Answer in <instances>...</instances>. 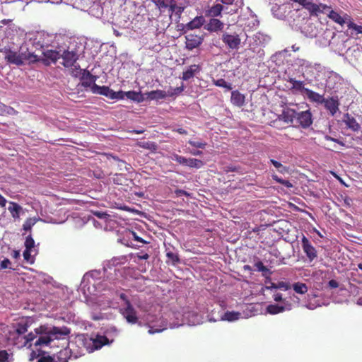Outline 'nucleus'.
Here are the masks:
<instances>
[{"label": "nucleus", "instance_id": "nucleus-1", "mask_svg": "<svg viewBox=\"0 0 362 362\" xmlns=\"http://www.w3.org/2000/svg\"><path fill=\"white\" fill-rule=\"evenodd\" d=\"M37 331L40 336L35 341L34 344L37 346H49L54 340L65 339L70 334V329L66 327H53L48 329L47 327L41 326Z\"/></svg>", "mask_w": 362, "mask_h": 362}, {"label": "nucleus", "instance_id": "nucleus-2", "mask_svg": "<svg viewBox=\"0 0 362 362\" xmlns=\"http://www.w3.org/2000/svg\"><path fill=\"white\" fill-rule=\"evenodd\" d=\"M62 59V65L66 68H72L71 74L74 77H78L81 75L82 69L80 66L76 64V61L78 59V54L76 51L71 50H64L61 54Z\"/></svg>", "mask_w": 362, "mask_h": 362}, {"label": "nucleus", "instance_id": "nucleus-3", "mask_svg": "<svg viewBox=\"0 0 362 362\" xmlns=\"http://www.w3.org/2000/svg\"><path fill=\"white\" fill-rule=\"evenodd\" d=\"M5 59L11 64L16 65H21L23 64L25 60H28L30 58L29 55L21 53L18 54L16 52L12 51L10 49H6L4 51Z\"/></svg>", "mask_w": 362, "mask_h": 362}, {"label": "nucleus", "instance_id": "nucleus-4", "mask_svg": "<svg viewBox=\"0 0 362 362\" xmlns=\"http://www.w3.org/2000/svg\"><path fill=\"white\" fill-rule=\"evenodd\" d=\"M221 40L223 42L231 49H238L241 42V40L239 37V35L234 33L233 34H229L228 33H224L222 35Z\"/></svg>", "mask_w": 362, "mask_h": 362}, {"label": "nucleus", "instance_id": "nucleus-5", "mask_svg": "<svg viewBox=\"0 0 362 362\" xmlns=\"http://www.w3.org/2000/svg\"><path fill=\"white\" fill-rule=\"evenodd\" d=\"M301 243L303 252L305 253L309 262H312L317 257L316 249L305 235H303Z\"/></svg>", "mask_w": 362, "mask_h": 362}, {"label": "nucleus", "instance_id": "nucleus-6", "mask_svg": "<svg viewBox=\"0 0 362 362\" xmlns=\"http://www.w3.org/2000/svg\"><path fill=\"white\" fill-rule=\"evenodd\" d=\"M322 104L332 116H334L339 110L340 103L337 96L325 98Z\"/></svg>", "mask_w": 362, "mask_h": 362}, {"label": "nucleus", "instance_id": "nucleus-7", "mask_svg": "<svg viewBox=\"0 0 362 362\" xmlns=\"http://www.w3.org/2000/svg\"><path fill=\"white\" fill-rule=\"evenodd\" d=\"M121 314L129 323L136 324L138 322L136 311L132 304L128 303V305L121 309Z\"/></svg>", "mask_w": 362, "mask_h": 362}, {"label": "nucleus", "instance_id": "nucleus-8", "mask_svg": "<svg viewBox=\"0 0 362 362\" xmlns=\"http://www.w3.org/2000/svg\"><path fill=\"white\" fill-rule=\"evenodd\" d=\"M305 8L310 12V16H317L319 13H325V11L327 9H329L330 7L323 4H316L308 1Z\"/></svg>", "mask_w": 362, "mask_h": 362}, {"label": "nucleus", "instance_id": "nucleus-9", "mask_svg": "<svg viewBox=\"0 0 362 362\" xmlns=\"http://www.w3.org/2000/svg\"><path fill=\"white\" fill-rule=\"evenodd\" d=\"M296 118L303 128H308L313 124L312 114L310 110L297 113Z\"/></svg>", "mask_w": 362, "mask_h": 362}, {"label": "nucleus", "instance_id": "nucleus-10", "mask_svg": "<svg viewBox=\"0 0 362 362\" xmlns=\"http://www.w3.org/2000/svg\"><path fill=\"white\" fill-rule=\"evenodd\" d=\"M97 76L91 74L89 71L84 73L81 78V85L85 88H90L91 92L93 93V86L97 85L95 81Z\"/></svg>", "mask_w": 362, "mask_h": 362}, {"label": "nucleus", "instance_id": "nucleus-11", "mask_svg": "<svg viewBox=\"0 0 362 362\" xmlns=\"http://www.w3.org/2000/svg\"><path fill=\"white\" fill-rule=\"evenodd\" d=\"M186 48L192 50L198 47L203 41V39L199 35H187L186 37Z\"/></svg>", "mask_w": 362, "mask_h": 362}, {"label": "nucleus", "instance_id": "nucleus-12", "mask_svg": "<svg viewBox=\"0 0 362 362\" xmlns=\"http://www.w3.org/2000/svg\"><path fill=\"white\" fill-rule=\"evenodd\" d=\"M328 17L332 20L334 22L343 25L344 23H347V22L351 20L350 16L344 13L343 16H341L339 13L334 10H331L328 14Z\"/></svg>", "mask_w": 362, "mask_h": 362}, {"label": "nucleus", "instance_id": "nucleus-13", "mask_svg": "<svg viewBox=\"0 0 362 362\" xmlns=\"http://www.w3.org/2000/svg\"><path fill=\"white\" fill-rule=\"evenodd\" d=\"M344 122L348 129H350L354 132H358L361 129V126L357 122L356 119L349 113H346L344 115Z\"/></svg>", "mask_w": 362, "mask_h": 362}, {"label": "nucleus", "instance_id": "nucleus-14", "mask_svg": "<svg viewBox=\"0 0 362 362\" xmlns=\"http://www.w3.org/2000/svg\"><path fill=\"white\" fill-rule=\"evenodd\" d=\"M296 115L297 112L295 110L287 108L282 111L279 118L286 123H292L293 119L296 117Z\"/></svg>", "mask_w": 362, "mask_h": 362}, {"label": "nucleus", "instance_id": "nucleus-15", "mask_svg": "<svg viewBox=\"0 0 362 362\" xmlns=\"http://www.w3.org/2000/svg\"><path fill=\"white\" fill-rule=\"evenodd\" d=\"M93 88V93L105 95V97L113 100L115 91L110 89L108 86H100L98 85H95Z\"/></svg>", "mask_w": 362, "mask_h": 362}, {"label": "nucleus", "instance_id": "nucleus-16", "mask_svg": "<svg viewBox=\"0 0 362 362\" xmlns=\"http://www.w3.org/2000/svg\"><path fill=\"white\" fill-rule=\"evenodd\" d=\"M224 24L220 20L213 18H211L206 25V29L210 32H218L223 29Z\"/></svg>", "mask_w": 362, "mask_h": 362}, {"label": "nucleus", "instance_id": "nucleus-17", "mask_svg": "<svg viewBox=\"0 0 362 362\" xmlns=\"http://www.w3.org/2000/svg\"><path fill=\"white\" fill-rule=\"evenodd\" d=\"M303 91L310 101L317 103L318 104H322L325 99L322 95H320L309 88H303Z\"/></svg>", "mask_w": 362, "mask_h": 362}, {"label": "nucleus", "instance_id": "nucleus-18", "mask_svg": "<svg viewBox=\"0 0 362 362\" xmlns=\"http://www.w3.org/2000/svg\"><path fill=\"white\" fill-rule=\"evenodd\" d=\"M230 101L233 105L240 107L245 104V97L238 90H233L231 93Z\"/></svg>", "mask_w": 362, "mask_h": 362}, {"label": "nucleus", "instance_id": "nucleus-19", "mask_svg": "<svg viewBox=\"0 0 362 362\" xmlns=\"http://www.w3.org/2000/svg\"><path fill=\"white\" fill-rule=\"evenodd\" d=\"M200 66L197 64H192L189 66L186 71L182 73V79L187 81L193 78L197 73L200 71Z\"/></svg>", "mask_w": 362, "mask_h": 362}, {"label": "nucleus", "instance_id": "nucleus-20", "mask_svg": "<svg viewBox=\"0 0 362 362\" xmlns=\"http://www.w3.org/2000/svg\"><path fill=\"white\" fill-rule=\"evenodd\" d=\"M71 357V351L64 348L61 349L57 354L54 355L55 362H67Z\"/></svg>", "mask_w": 362, "mask_h": 362}, {"label": "nucleus", "instance_id": "nucleus-21", "mask_svg": "<svg viewBox=\"0 0 362 362\" xmlns=\"http://www.w3.org/2000/svg\"><path fill=\"white\" fill-rule=\"evenodd\" d=\"M204 22L203 16H197L190 22L185 25V28L187 30H194L199 28L202 26Z\"/></svg>", "mask_w": 362, "mask_h": 362}, {"label": "nucleus", "instance_id": "nucleus-22", "mask_svg": "<svg viewBox=\"0 0 362 362\" xmlns=\"http://www.w3.org/2000/svg\"><path fill=\"white\" fill-rule=\"evenodd\" d=\"M8 210L14 219H18L20 218V213L22 211V207L18 204L11 202H10Z\"/></svg>", "mask_w": 362, "mask_h": 362}, {"label": "nucleus", "instance_id": "nucleus-23", "mask_svg": "<svg viewBox=\"0 0 362 362\" xmlns=\"http://www.w3.org/2000/svg\"><path fill=\"white\" fill-rule=\"evenodd\" d=\"M146 95L150 100H160L168 96L167 92L163 90H152L147 93Z\"/></svg>", "mask_w": 362, "mask_h": 362}, {"label": "nucleus", "instance_id": "nucleus-24", "mask_svg": "<svg viewBox=\"0 0 362 362\" xmlns=\"http://www.w3.org/2000/svg\"><path fill=\"white\" fill-rule=\"evenodd\" d=\"M126 97L133 101L140 103L142 102L144 98L141 92H136L134 90H129L125 92Z\"/></svg>", "mask_w": 362, "mask_h": 362}, {"label": "nucleus", "instance_id": "nucleus-25", "mask_svg": "<svg viewBox=\"0 0 362 362\" xmlns=\"http://www.w3.org/2000/svg\"><path fill=\"white\" fill-rule=\"evenodd\" d=\"M168 8H170V11H171L172 13H174L175 15L177 16L178 18H180L185 7L184 6L177 5L176 4V1L175 0H173V3L171 4L170 6H169Z\"/></svg>", "mask_w": 362, "mask_h": 362}, {"label": "nucleus", "instance_id": "nucleus-26", "mask_svg": "<svg viewBox=\"0 0 362 362\" xmlns=\"http://www.w3.org/2000/svg\"><path fill=\"white\" fill-rule=\"evenodd\" d=\"M136 145L142 148L150 150L152 152H155L158 149L157 144L153 141H139Z\"/></svg>", "mask_w": 362, "mask_h": 362}, {"label": "nucleus", "instance_id": "nucleus-27", "mask_svg": "<svg viewBox=\"0 0 362 362\" xmlns=\"http://www.w3.org/2000/svg\"><path fill=\"white\" fill-rule=\"evenodd\" d=\"M165 252L168 258L167 263H168V261H170L173 265L180 263V259L177 253L173 252L169 249H166Z\"/></svg>", "mask_w": 362, "mask_h": 362}, {"label": "nucleus", "instance_id": "nucleus-28", "mask_svg": "<svg viewBox=\"0 0 362 362\" xmlns=\"http://www.w3.org/2000/svg\"><path fill=\"white\" fill-rule=\"evenodd\" d=\"M285 310V307L279 305H269L267 307V312L271 315H276L283 313Z\"/></svg>", "mask_w": 362, "mask_h": 362}, {"label": "nucleus", "instance_id": "nucleus-29", "mask_svg": "<svg viewBox=\"0 0 362 362\" xmlns=\"http://www.w3.org/2000/svg\"><path fill=\"white\" fill-rule=\"evenodd\" d=\"M223 10V6L220 4H217L209 10V14L212 17H217L221 16V11Z\"/></svg>", "mask_w": 362, "mask_h": 362}, {"label": "nucleus", "instance_id": "nucleus-30", "mask_svg": "<svg viewBox=\"0 0 362 362\" xmlns=\"http://www.w3.org/2000/svg\"><path fill=\"white\" fill-rule=\"evenodd\" d=\"M293 288L297 293L305 294L308 292V286L305 284L297 282L293 284Z\"/></svg>", "mask_w": 362, "mask_h": 362}, {"label": "nucleus", "instance_id": "nucleus-31", "mask_svg": "<svg viewBox=\"0 0 362 362\" xmlns=\"http://www.w3.org/2000/svg\"><path fill=\"white\" fill-rule=\"evenodd\" d=\"M45 57L49 59H50L53 62H56L57 59L61 58V54L59 52L54 50H47L44 53Z\"/></svg>", "mask_w": 362, "mask_h": 362}, {"label": "nucleus", "instance_id": "nucleus-32", "mask_svg": "<svg viewBox=\"0 0 362 362\" xmlns=\"http://www.w3.org/2000/svg\"><path fill=\"white\" fill-rule=\"evenodd\" d=\"M204 165V163L197 158H188L187 166L192 168H201Z\"/></svg>", "mask_w": 362, "mask_h": 362}, {"label": "nucleus", "instance_id": "nucleus-33", "mask_svg": "<svg viewBox=\"0 0 362 362\" xmlns=\"http://www.w3.org/2000/svg\"><path fill=\"white\" fill-rule=\"evenodd\" d=\"M213 83L218 87L225 88L228 90H230L232 89V85L227 83L223 78L213 80Z\"/></svg>", "mask_w": 362, "mask_h": 362}, {"label": "nucleus", "instance_id": "nucleus-34", "mask_svg": "<svg viewBox=\"0 0 362 362\" xmlns=\"http://www.w3.org/2000/svg\"><path fill=\"white\" fill-rule=\"evenodd\" d=\"M288 82H289L291 84H292V88L299 90H303L304 88V83L303 81H297L293 78H289L288 80Z\"/></svg>", "mask_w": 362, "mask_h": 362}, {"label": "nucleus", "instance_id": "nucleus-35", "mask_svg": "<svg viewBox=\"0 0 362 362\" xmlns=\"http://www.w3.org/2000/svg\"><path fill=\"white\" fill-rule=\"evenodd\" d=\"M107 341V339L106 337H98L94 341H93V346L95 349H100L103 345L106 344Z\"/></svg>", "mask_w": 362, "mask_h": 362}, {"label": "nucleus", "instance_id": "nucleus-36", "mask_svg": "<svg viewBox=\"0 0 362 362\" xmlns=\"http://www.w3.org/2000/svg\"><path fill=\"white\" fill-rule=\"evenodd\" d=\"M240 313L238 312H226L224 314V316L223 317V320H227V321H234L239 318Z\"/></svg>", "mask_w": 362, "mask_h": 362}, {"label": "nucleus", "instance_id": "nucleus-37", "mask_svg": "<svg viewBox=\"0 0 362 362\" xmlns=\"http://www.w3.org/2000/svg\"><path fill=\"white\" fill-rule=\"evenodd\" d=\"M16 111L11 107L6 106L4 104H0V114L1 115H15Z\"/></svg>", "mask_w": 362, "mask_h": 362}, {"label": "nucleus", "instance_id": "nucleus-38", "mask_svg": "<svg viewBox=\"0 0 362 362\" xmlns=\"http://www.w3.org/2000/svg\"><path fill=\"white\" fill-rule=\"evenodd\" d=\"M38 219L36 218H29L25 220L23 225V228L24 230H30L32 227L36 223Z\"/></svg>", "mask_w": 362, "mask_h": 362}, {"label": "nucleus", "instance_id": "nucleus-39", "mask_svg": "<svg viewBox=\"0 0 362 362\" xmlns=\"http://www.w3.org/2000/svg\"><path fill=\"white\" fill-rule=\"evenodd\" d=\"M151 1L160 8H168L173 3V0H152Z\"/></svg>", "mask_w": 362, "mask_h": 362}, {"label": "nucleus", "instance_id": "nucleus-40", "mask_svg": "<svg viewBox=\"0 0 362 362\" xmlns=\"http://www.w3.org/2000/svg\"><path fill=\"white\" fill-rule=\"evenodd\" d=\"M270 163L278 169L279 172L281 173H287L288 171V168L286 166H284L280 162L274 160L270 159Z\"/></svg>", "mask_w": 362, "mask_h": 362}, {"label": "nucleus", "instance_id": "nucleus-41", "mask_svg": "<svg viewBox=\"0 0 362 362\" xmlns=\"http://www.w3.org/2000/svg\"><path fill=\"white\" fill-rule=\"evenodd\" d=\"M185 89V87L183 85H182L180 87H177L175 88H170L168 91H167V93H168V96L169 97H173L174 95H179Z\"/></svg>", "mask_w": 362, "mask_h": 362}, {"label": "nucleus", "instance_id": "nucleus-42", "mask_svg": "<svg viewBox=\"0 0 362 362\" xmlns=\"http://www.w3.org/2000/svg\"><path fill=\"white\" fill-rule=\"evenodd\" d=\"M188 144L193 147H195L197 148H202V149H204L207 145L206 142H205V141H194V140H189Z\"/></svg>", "mask_w": 362, "mask_h": 362}, {"label": "nucleus", "instance_id": "nucleus-43", "mask_svg": "<svg viewBox=\"0 0 362 362\" xmlns=\"http://www.w3.org/2000/svg\"><path fill=\"white\" fill-rule=\"evenodd\" d=\"M272 177L276 182L281 184L288 188L293 187L292 184L288 180H283V179L279 177L276 175H272Z\"/></svg>", "mask_w": 362, "mask_h": 362}, {"label": "nucleus", "instance_id": "nucleus-44", "mask_svg": "<svg viewBox=\"0 0 362 362\" xmlns=\"http://www.w3.org/2000/svg\"><path fill=\"white\" fill-rule=\"evenodd\" d=\"M347 26L349 29H353L356 31V34H362V26L356 24L351 20L347 22Z\"/></svg>", "mask_w": 362, "mask_h": 362}, {"label": "nucleus", "instance_id": "nucleus-45", "mask_svg": "<svg viewBox=\"0 0 362 362\" xmlns=\"http://www.w3.org/2000/svg\"><path fill=\"white\" fill-rule=\"evenodd\" d=\"M173 159L181 165L187 166L188 158L185 157L178 154H173Z\"/></svg>", "mask_w": 362, "mask_h": 362}, {"label": "nucleus", "instance_id": "nucleus-46", "mask_svg": "<svg viewBox=\"0 0 362 362\" xmlns=\"http://www.w3.org/2000/svg\"><path fill=\"white\" fill-rule=\"evenodd\" d=\"M255 266L256 267L257 269L259 271V272H262L263 273V275H265L266 273H268V274H271L272 272H269V270L267 269V267H266L262 262L261 261H258L257 262H256L255 264Z\"/></svg>", "mask_w": 362, "mask_h": 362}, {"label": "nucleus", "instance_id": "nucleus-47", "mask_svg": "<svg viewBox=\"0 0 362 362\" xmlns=\"http://www.w3.org/2000/svg\"><path fill=\"white\" fill-rule=\"evenodd\" d=\"M23 258L27 262H29L30 264H33L34 263V257H33L31 256V250H28V249H25L23 252Z\"/></svg>", "mask_w": 362, "mask_h": 362}, {"label": "nucleus", "instance_id": "nucleus-48", "mask_svg": "<svg viewBox=\"0 0 362 362\" xmlns=\"http://www.w3.org/2000/svg\"><path fill=\"white\" fill-rule=\"evenodd\" d=\"M297 64L299 66H301L302 69H303L304 68L305 69H311L313 68V65L310 62H309L308 61L305 60V59H298V63Z\"/></svg>", "mask_w": 362, "mask_h": 362}, {"label": "nucleus", "instance_id": "nucleus-49", "mask_svg": "<svg viewBox=\"0 0 362 362\" xmlns=\"http://www.w3.org/2000/svg\"><path fill=\"white\" fill-rule=\"evenodd\" d=\"M35 241L31 235H28L25 241V249L32 250L34 247Z\"/></svg>", "mask_w": 362, "mask_h": 362}, {"label": "nucleus", "instance_id": "nucleus-50", "mask_svg": "<svg viewBox=\"0 0 362 362\" xmlns=\"http://www.w3.org/2000/svg\"><path fill=\"white\" fill-rule=\"evenodd\" d=\"M28 331V325L26 324L19 323L16 328V332L18 334H23Z\"/></svg>", "mask_w": 362, "mask_h": 362}, {"label": "nucleus", "instance_id": "nucleus-51", "mask_svg": "<svg viewBox=\"0 0 362 362\" xmlns=\"http://www.w3.org/2000/svg\"><path fill=\"white\" fill-rule=\"evenodd\" d=\"M9 354L6 350L0 351V362H9Z\"/></svg>", "mask_w": 362, "mask_h": 362}, {"label": "nucleus", "instance_id": "nucleus-52", "mask_svg": "<svg viewBox=\"0 0 362 362\" xmlns=\"http://www.w3.org/2000/svg\"><path fill=\"white\" fill-rule=\"evenodd\" d=\"M291 288L290 285L288 283L284 281H279L277 283V289H283L284 291H287Z\"/></svg>", "mask_w": 362, "mask_h": 362}, {"label": "nucleus", "instance_id": "nucleus-53", "mask_svg": "<svg viewBox=\"0 0 362 362\" xmlns=\"http://www.w3.org/2000/svg\"><path fill=\"white\" fill-rule=\"evenodd\" d=\"M125 96V92H123L122 90H119L117 92L115 91L113 100H122L124 98Z\"/></svg>", "mask_w": 362, "mask_h": 362}, {"label": "nucleus", "instance_id": "nucleus-54", "mask_svg": "<svg viewBox=\"0 0 362 362\" xmlns=\"http://www.w3.org/2000/svg\"><path fill=\"white\" fill-rule=\"evenodd\" d=\"M38 362H55L54 356H42L38 359Z\"/></svg>", "mask_w": 362, "mask_h": 362}, {"label": "nucleus", "instance_id": "nucleus-55", "mask_svg": "<svg viewBox=\"0 0 362 362\" xmlns=\"http://www.w3.org/2000/svg\"><path fill=\"white\" fill-rule=\"evenodd\" d=\"M10 264H11L10 260L6 258L3 261H1V262L0 264V266H1L0 269H4L9 268Z\"/></svg>", "mask_w": 362, "mask_h": 362}, {"label": "nucleus", "instance_id": "nucleus-56", "mask_svg": "<svg viewBox=\"0 0 362 362\" xmlns=\"http://www.w3.org/2000/svg\"><path fill=\"white\" fill-rule=\"evenodd\" d=\"M119 296V298L124 301L125 306L128 305V303L132 304L130 300H129L127 296L125 293H121Z\"/></svg>", "mask_w": 362, "mask_h": 362}, {"label": "nucleus", "instance_id": "nucleus-57", "mask_svg": "<svg viewBox=\"0 0 362 362\" xmlns=\"http://www.w3.org/2000/svg\"><path fill=\"white\" fill-rule=\"evenodd\" d=\"M328 285L332 288H336L339 286V283L336 280L332 279L329 281Z\"/></svg>", "mask_w": 362, "mask_h": 362}, {"label": "nucleus", "instance_id": "nucleus-58", "mask_svg": "<svg viewBox=\"0 0 362 362\" xmlns=\"http://www.w3.org/2000/svg\"><path fill=\"white\" fill-rule=\"evenodd\" d=\"M36 338V335L33 333H29L25 336L26 342H30Z\"/></svg>", "mask_w": 362, "mask_h": 362}, {"label": "nucleus", "instance_id": "nucleus-59", "mask_svg": "<svg viewBox=\"0 0 362 362\" xmlns=\"http://www.w3.org/2000/svg\"><path fill=\"white\" fill-rule=\"evenodd\" d=\"M136 257L139 259H148L149 258V255L148 253L141 252V253H138L136 255Z\"/></svg>", "mask_w": 362, "mask_h": 362}, {"label": "nucleus", "instance_id": "nucleus-60", "mask_svg": "<svg viewBox=\"0 0 362 362\" xmlns=\"http://www.w3.org/2000/svg\"><path fill=\"white\" fill-rule=\"evenodd\" d=\"M132 235L134 237V239L138 242H140L141 243H147L146 241H145L143 238L139 237L136 233L133 232Z\"/></svg>", "mask_w": 362, "mask_h": 362}, {"label": "nucleus", "instance_id": "nucleus-61", "mask_svg": "<svg viewBox=\"0 0 362 362\" xmlns=\"http://www.w3.org/2000/svg\"><path fill=\"white\" fill-rule=\"evenodd\" d=\"M274 300L276 302H280L283 300L282 294L280 293H277L274 295Z\"/></svg>", "mask_w": 362, "mask_h": 362}, {"label": "nucleus", "instance_id": "nucleus-62", "mask_svg": "<svg viewBox=\"0 0 362 362\" xmlns=\"http://www.w3.org/2000/svg\"><path fill=\"white\" fill-rule=\"evenodd\" d=\"M95 215L100 218H107V216H108V215L106 213L99 212V211L95 212Z\"/></svg>", "mask_w": 362, "mask_h": 362}, {"label": "nucleus", "instance_id": "nucleus-63", "mask_svg": "<svg viewBox=\"0 0 362 362\" xmlns=\"http://www.w3.org/2000/svg\"><path fill=\"white\" fill-rule=\"evenodd\" d=\"M164 329H153L152 327H151L148 330V333L150 334H153L155 333H159V332H161Z\"/></svg>", "mask_w": 362, "mask_h": 362}, {"label": "nucleus", "instance_id": "nucleus-64", "mask_svg": "<svg viewBox=\"0 0 362 362\" xmlns=\"http://www.w3.org/2000/svg\"><path fill=\"white\" fill-rule=\"evenodd\" d=\"M173 131L179 133L180 134H184V135L187 134V130H185L183 128H178L177 129H174Z\"/></svg>", "mask_w": 362, "mask_h": 362}]
</instances>
